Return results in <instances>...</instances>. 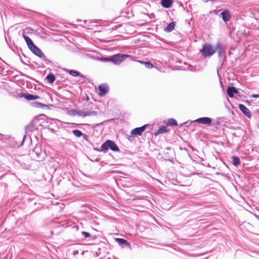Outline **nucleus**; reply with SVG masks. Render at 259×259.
<instances>
[{"mask_svg":"<svg viewBox=\"0 0 259 259\" xmlns=\"http://www.w3.org/2000/svg\"><path fill=\"white\" fill-rule=\"evenodd\" d=\"M255 217H256L257 219H259V215H255Z\"/></svg>","mask_w":259,"mask_h":259,"instance_id":"obj_32","label":"nucleus"},{"mask_svg":"<svg viewBox=\"0 0 259 259\" xmlns=\"http://www.w3.org/2000/svg\"><path fill=\"white\" fill-rule=\"evenodd\" d=\"M175 22H171L165 27V30L167 32H171L175 29Z\"/></svg>","mask_w":259,"mask_h":259,"instance_id":"obj_15","label":"nucleus"},{"mask_svg":"<svg viewBox=\"0 0 259 259\" xmlns=\"http://www.w3.org/2000/svg\"><path fill=\"white\" fill-rule=\"evenodd\" d=\"M166 123L167 125L173 126L177 125L178 124L177 121L174 118H170L168 119Z\"/></svg>","mask_w":259,"mask_h":259,"instance_id":"obj_18","label":"nucleus"},{"mask_svg":"<svg viewBox=\"0 0 259 259\" xmlns=\"http://www.w3.org/2000/svg\"><path fill=\"white\" fill-rule=\"evenodd\" d=\"M246 102H247L248 103H251V102H253V101H247Z\"/></svg>","mask_w":259,"mask_h":259,"instance_id":"obj_33","label":"nucleus"},{"mask_svg":"<svg viewBox=\"0 0 259 259\" xmlns=\"http://www.w3.org/2000/svg\"><path fill=\"white\" fill-rule=\"evenodd\" d=\"M82 234L85 238L90 237L91 236L90 233L87 232H82Z\"/></svg>","mask_w":259,"mask_h":259,"instance_id":"obj_29","label":"nucleus"},{"mask_svg":"<svg viewBox=\"0 0 259 259\" xmlns=\"http://www.w3.org/2000/svg\"><path fill=\"white\" fill-rule=\"evenodd\" d=\"M84 254V251H82V252H81V254L83 255Z\"/></svg>","mask_w":259,"mask_h":259,"instance_id":"obj_34","label":"nucleus"},{"mask_svg":"<svg viewBox=\"0 0 259 259\" xmlns=\"http://www.w3.org/2000/svg\"><path fill=\"white\" fill-rule=\"evenodd\" d=\"M99 60L101 61L102 62H109L110 61V57H103L99 58L98 59Z\"/></svg>","mask_w":259,"mask_h":259,"instance_id":"obj_28","label":"nucleus"},{"mask_svg":"<svg viewBox=\"0 0 259 259\" xmlns=\"http://www.w3.org/2000/svg\"><path fill=\"white\" fill-rule=\"evenodd\" d=\"M29 49L33 54H34L35 55H36L40 58H43L44 60H47V59L46 58L44 53L42 52L40 49H39L35 45H34L32 48H30V49Z\"/></svg>","mask_w":259,"mask_h":259,"instance_id":"obj_5","label":"nucleus"},{"mask_svg":"<svg viewBox=\"0 0 259 259\" xmlns=\"http://www.w3.org/2000/svg\"><path fill=\"white\" fill-rule=\"evenodd\" d=\"M216 52L215 49L209 44H205L202 46L200 52L204 57H211Z\"/></svg>","mask_w":259,"mask_h":259,"instance_id":"obj_1","label":"nucleus"},{"mask_svg":"<svg viewBox=\"0 0 259 259\" xmlns=\"http://www.w3.org/2000/svg\"><path fill=\"white\" fill-rule=\"evenodd\" d=\"M34 128V126H33V123H30L29 125H27L26 127V130L27 131H29V132H32L33 131Z\"/></svg>","mask_w":259,"mask_h":259,"instance_id":"obj_27","label":"nucleus"},{"mask_svg":"<svg viewBox=\"0 0 259 259\" xmlns=\"http://www.w3.org/2000/svg\"><path fill=\"white\" fill-rule=\"evenodd\" d=\"M72 133L74 134V135H75L76 137L78 138L80 137L82 135V132L78 130H73L72 131Z\"/></svg>","mask_w":259,"mask_h":259,"instance_id":"obj_23","label":"nucleus"},{"mask_svg":"<svg viewBox=\"0 0 259 259\" xmlns=\"http://www.w3.org/2000/svg\"><path fill=\"white\" fill-rule=\"evenodd\" d=\"M195 121L198 123H202L203 124H206L209 125L211 124L212 120L209 117H204L198 118Z\"/></svg>","mask_w":259,"mask_h":259,"instance_id":"obj_6","label":"nucleus"},{"mask_svg":"<svg viewBox=\"0 0 259 259\" xmlns=\"http://www.w3.org/2000/svg\"><path fill=\"white\" fill-rule=\"evenodd\" d=\"M33 152L35 153L38 159L42 160L46 157V153L42 150L41 146L39 144L36 145L33 149Z\"/></svg>","mask_w":259,"mask_h":259,"instance_id":"obj_4","label":"nucleus"},{"mask_svg":"<svg viewBox=\"0 0 259 259\" xmlns=\"http://www.w3.org/2000/svg\"><path fill=\"white\" fill-rule=\"evenodd\" d=\"M29 29H30L29 28H26L25 30L23 32L22 36L25 39L29 49H30V48H32L34 45V44H33L32 40L25 34V31Z\"/></svg>","mask_w":259,"mask_h":259,"instance_id":"obj_8","label":"nucleus"},{"mask_svg":"<svg viewBox=\"0 0 259 259\" xmlns=\"http://www.w3.org/2000/svg\"><path fill=\"white\" fill-rule=\"evenodd\" d=\"M116 241L120 244H125V245L127 244V241L124 239L117 238V239H116Z\"/></svg>","mask_w":259,"mask_h":259,"instance_id":"obj_24","label":"nucleus"},{"mask_svg":"<svg viewBox=\"0 0 259 259\" xmlns=\"http://www.w3.org/2000/svg\"><path fill=\"white\" fill-rule=\"evenodd\" d=\"M233 163L234 165L237 166L239 165L240 163V160L238 157L233 156Z\"/></svg>","mask_w":259,"mask_h":259,"instance_id":"obj_22","label":"nucleus"},{"mask_svg":"<svg viewBox=\"0 0 259 259\" xmlns=\"http://www.w3.org/2000/svg\"><path fill=\"white\" fill-rule=\"evenodd\" d=\"M23 96L26 100L28 101L36 100L39 98L38 96L31 95L29 94H24Z\"/></svg>","mask_w":259,"mask_h":259,"instance_id":"obj_13","label":"nucleus"},{"mask_svg":"<svg viewBox=\"0 0 259 259\" xmlns=\"http://www.w3.org/2000/svg\"><path fill=\"white\" fill-rule=\"evenodd\" d=\"M227 93L230 98H233L234 97V94L237 93V90L235 87H229L227 89Z\"/></svg>","mask_w":259,"mask_h":259,"instance_id":"obj_12","label":"nucleus"},{"mask_svg":"<svg viewBox=\"0 0 259 259\" xmlns=\"http://www.w3.org/2000/svg\"><path fill=\"white\" fill-rule=\"evenodd\" d=\"M46 78L47 79L48 81L51 83H53L55 79V76L52 73L48 74Z\"/></svg>","mask_w":259,"mask_h":259,"instance_id":"obj_19","label":"nucleus"},{"mask_svg":"<svg viewBox=\"0 0 259 259\" xmlns=\"http://www.w3.org/2000/svg\"><path fill=\"white\" fill-rule=\"evenodd\" d=\"M109 148L114 151H119V148L114 142L111 140H107L101 146V151L107 152Z\"/></svg>","mask_w":259,"mask_h":259,"instance_id":"obj_3","label":"nucleus"},{"mask_svg":"<svg viewBox=\"0 0 259 259\" xmlns=\"http://www.w3.org/2000/svg\"><path fill=\"white\" fill-rule=\"evenodd\" d=\"M166 132H167V130H166V127H161L159 129H158L157 133L156 134H155V135L156 136V135H159L161 134L166 133Z\"/></svg>","mask_w":259,"mask_h":259,"instance_id":"obj_21","label":"nucleus"},{"mask_svg":"<svg viewBox=\"0 0 259 259\" xmlns=\"http://www.w3.org/2000/svg\"><path fill=\"white\" fill-rule=\"evenodd\" d=\"M138 62L144 64L145 65V67L147 68L150 69V68H152L154 67L153 65L149 62H144L141 61H138Z\"/></svg>","mask_w":259,"mask_h":259,"instance_id":"obj_20","label":"nucleus"},{"mask_svg":"<svg viewBox=\"0 0 259 259\" xmlns=\"http://www.w3.org/2000/svg\"><path fill=\"white\" fill-rule=\"evenodd\" d=\"M33 106L36 108H44V107H46V105L39 102L34 103Z\"/></svg>","mask_w":259,"mask_h":259,"instance_id":"obj_26","label":"nucleus"},{"mask_svg":"<svg viewBox=\"0 0 259 259\" xmlns=\"http://www.w3.org/2000/svg\"><path fill=\"white\" fill-rule=\"evenodd\" d=\"M69 73L70 75L73 76H80L81 77H84L83 75H82L79 72L76 70H69Z\"/></svg>","mask_w":259,"mask_h":259,"instance_id":"obj_17","label":"nucleus"},{"mask_svg":"<svg viewBox=\"0 0 259 259\" xmlns=\"http://www.w3.org/2000/svg\"><path fill=\"white\" fill-rule=\"evenodd\" d=\"M216 49L218 51V55L220 57L224 53V51L222 48L221 45L220 43H218L216 46Z\"/></svg>","mask_w":259,"mask_h":259,"instance_id":"obj_16","label":"nucleus"},{"mask_svg":"<svg viewBox=\"0 0 259 259\" xmlns=\"http://www.w3.org/2000/svg\"><path fill=\"white\" fill-rule=\"evenodd\" d=\"M130 57V55L126 54H117L110 57V62H111L114 64L119 65L121 63L125 58Z\"/></svg>","mask_w":259,"mask_h":259,"instance_id":"obj_2","label":"nucleus"},{"mask_svg":"<svg viewBox=\"0 0 259 259\" xmlns=\"http://www.w3.org/2000/svg\"><path fill=\"white\" fill-rule=\"evenodd\" d=\"M78 250H74L73 252V254L74 255H76V254H78Z\"/></svg>","mask_w":259,"mask_h":259,"instance_id":"obj_31","label":"nucleus"},{"mask_svg":"<svg viewBox=\"0 0 259 259\" xmlns=\"http://www.w3.org/2000/svg\"><path fill=\"white\" fill-rule=\"evenodd\" d=\"M96 115V112L95 111H86L83 113V115L84 116H94Z\"/></svg>","mask_w":259,"mask_h":259,"instance_id":"obj_25","label":"nucleus"},{"mask_svg":"<svg viewBox=\"0 0 259 259\" xmlns=\"http://www.w3.org/2000/svg\"><path fill=\"white\" fill-rule=\"evenodd\" d=\"M99 93L100 96H104L109 91L108 86L106 84H102L99 87Z\"/></svg>","mask_w":259,"mask_h":259,"instance_id":"obj_7","label":"nucleus"},{"mask_svg":"<svg viewBox=\"0 0 259 259\" xmlns=\"http://www.w3.org/2000/svg\"><path fill=\"white\" fill-rule=\"evenodd\" d=\"M146 126V125H144L141 127L135 128L132 130L131 134L132 135H141L142 134V133L145 131Z\"/></svg>","mask_w":259,"mask_h":259,"instance_id":"obj_9","label":"nucleus"},{"mask_svg":"<svg viewBox=\"0 0 259 259\" xmlns=\"http://www.w3.org/2000/svg\"><path fill=\"white\" fill-rule=\"evenodd\" d=\"M171 4H172L171 0H162V1H161L162 6L165 8H169L170 7Z\"/></svg>","mask_w":259,"mask_h":259,"instance_id":"obj_14","label":"nucleus"},{"mask_svg":"<svg viewBox=\"0 0 259 259\" xmlns=\"http://www.w3.org/2000/svg\"><path fill=\"white\" fill-rule=\"evenodd\" d=\"M239 109L247 117H251V114L250 110L247 108H246L244 105L242 104H240L239 105Z\"/></svg>","mask_w":259,"mask_h":259,"instance_id":"obj_10","label":"nucleus"},{"mask_svg":"<svg viewBox=\"0 0 259 259\" xmlns=\"http://www.w3.org/2000/svg\"><path fill=\"white\" fill-rule=\"evenodd\" d=\"M221 15L222 16V18H223V20L225 22H227V21H229L230 17H231V15L228 10H226L225 11H223L221 13Z\"/></svg>","mask_w":259,"mask_h":259,"instance_id":"obj_11","label":"nucleus"},{"mask_svg":"<svg viewBox=\"0 0 259 259\" xmlns=\"http://www.w3.org/2000/svg\"><path fill=\"white\" fill-rule=\"evenodd\" d=\"M252 98H259V94H253L251 96Z\"/></svg>","mask_w":259,"mask_h":259,"instance_id":"obj_30","label":"nucleus"}]
</instances>
